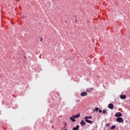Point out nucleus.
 I'll return each mask as SVG.
<instances>
[{
	"label": "nucleus",
	"mask_w": 130,
	"mask_h": 130,
	"mask_svg": "<svg viewBox=\"0 0 130 130\" xmlns=\"http://www.w3.org/2000/svg\"><path fill=\"white\" fill-rule=\"evenodd\" d=\"M116 121L120 122V123H122L124 122V120L121 117H118L116 118Z\"/></svg>",
	"instance_id": "obj_1"
},
{
	"label": "nucleus",
	"mask_w": 130,
	"mask_h": 130,
	"mask_svg": "<svg viewBox=\"0 0 130 130\" xmlns=\"http://www.w3.org/2000/svg\"><path fill=\"white\" fill-rule=\"evenodd\" d=\"M87 95L88 93L86 92H82L80 94L81 96H87Z\"/></svg>",
	"instance_id": "obj_2"
},
{
	"label": "nucleus",
	"mask_w": 130,
	"mask_h": 130,
	"mask_svg": "<svg viewBox=\"0 0 130 130\" xmlns=\"http://www.w3.org/2000/svg\"><path fill=\"white\" fill-rule=\"evenodd\" d=\"M115 116L116 117L122 116V114L121 113H120V112H118V113L115 114Z\"/></svg>",
	"instance_id": "obj_3"
},
{
	"label": "nucleus",
	"mask_w": 130,
	"mask_h": 130,
	"mask_svg": "<svg viewBox=\"0 0 130 130\" xmlns=\"http://www.w3.org/2000/svg\"><path fill=\"white\" fill-rule=\"evenodd\" d=\"M108 107H109V108H110V109H113V108H114V105H113V104H109V105H108Z\"/></svg>",
	"instance_id": "obj_4"
},
{
	"label": "nucleus",
	"mask_w": 130,
	"mask_h": 130,
	"mask_svg": "<svg viewBox=\"0 0 130 130\" xmlns=\"http://www.w3.org/2000/svg\"><path fill=\"white\" fill-rule=\"evenodd\" d=\"M80 126L79 125H77L76 127H73V130H79L78 129L79 128Z\"/></svg>",
	"instance_id": "obj_5"
},
{
	"label": "nucleus",
	"mask_w": 130,
	"mask_h": 130,
	"mask_svg": "<svg viewBox=\"0 0 130 130\" xmlns=\"http://www.w3.org/2000/svg\"><path fill=\"white\" fill-rule=\"evenodd\" d=\"M120 97V99L124 100L126 98V95H121Z\"/></svg>",
	"instance_id": "obj_6"
},
{
	"label": "nucleus",
	"mask_w": 130,
	"mask_h": 130,
	"mask_svg": "<svg viewBox=\"0 0 130 130\" xmlns=\"http://www.w3.org/2000/svg\"><path fill=\"white\" fill-rule=\"evenodd\" d=\"M80 116V114H78L76 115H73L72 116L73 117L76 118H79Z\"/></svg>",
	"instance_id": "obj_7"
},
{
	"label": "nucleus",
	"mask_w": 130,
	"mask_h": 130,
	"mask_svg": "<svg viewBox=\"0 0 130 130\" xmlns=\"http://www.w3.org/2000/svg\"><path fill=\"white\" fill-rule=\"evenodd\" d=\"M80 124L82 125H85L86 124V122L83 120H81L80 122Z\"/></svg>",
	"instance_id": "obj_8"
},
{
	"label": "nucleus",
	"mask_w": 130,
	"mask_h": 130,
	"mask_svg": "<svg viewBox=\"0 0 130 130\" xmlns=\"http://www.w3.org/2000/svg\"><path fill=\"white\" fill-rule=\"evenodd\" d=\"M70 119L72 121V122H75L76 121L75 117H70Z\"/></svg>",
	"instance_id": "obj_9"
},
{
	"label": "nucleus",
	"mask_w": 130,
	"mask_h": 130,
	"mask_svg": "<svg viewBox=\"0 0 130 130\" xmlns=\"http://www.w3.org/2000/svg\"><path fill=\"white\" fill-rule=\"evenodd\" d=\"M85 121L87 123H90V124H92V121L89 120L88 119H86Z\"/></svg>",
	"instance_id": "obj_10"
},
{
	"label": "nucleus",
	"mask_w": 130,
	"mask_h": 130,
	"mask_svg": "<svg viewBox=\"0 0 130 130\" xmlns=\"http://www.w3.org/2000/svg\"><path fill=\"white\" fill-rule=\"evenodd\" d=\"M99 110V108H95V110H93V112H94L95 111V112H98Z\"/></svg>",
	"instance_id": "obj_11"
},
{
	"label": "nucleus",
	"mask_w": 130,
	"mask_h": 130,
	"mask_svg": "<svg viewBox=\"0 0 130 130\" xmlns=\"http://www.w3.org/2000/svg\"><path fill=\"white\" fill-rule=\"evenodd\" d=\"M103 114H106V113H107V111L106 110H105V109H104L103 110Z\"/></svg>",
	"instance_id": "obj_12"
},
{
	"label": "nucleus",
	"mask_w": 130,
	"mask_h": 130,
	"mask_svg": "<svg viewBox=\"0 0 130 130\" xmlns=\"http://www.w3.org/2000/svg\"><path fill=\"white\" fill-rule=\"evenodd\" d=\"M116 126L115 125H113L112 126H111V129H114Z\"/></svg>",
	"instance_id": "obj_13"
},
{
	"label": "nucleus",
	"mask_w": 130,
	"mask_h": 130,
	"mask_svg": "<svg viewBox=\"0 0 130 130\" xmlns=\"http://www.w3.org/2000/svg\"><path fill=\"white\" fill-rule=\"evenodd\" d=\"M106 126H107V127L110 126V123H107V124H106Z\"/></svg>",
	"instance_id": "obj_14"
},
{
	"label": "nucleus",
	"mask_w": 130,
	"mask_h": 130,
	"mask_svg": "<svg viewBox=\"0 0 130 130\" xmlns=\"http://www.w3.org/2000/svg\"><path fill=\"white\" fill-rule=\"evenodd\" d=\"M64 128H66V126L67 125V123L66 122H64Z\"/></svg>",
	"instance_id": "obj_15"
},
{
	"label": "nucleus",
	"mask_w": 130,
	"mask_h": 130,
	"mask_svg": "<svg viewBox=\"0 0 130 130\" xmlns=\"http://www.w3.org/2000/svg\"><path fill=\"white\" fill-rule=\"evenodd\" d=\"M84 118L85 119V120L86 119L88 120V119H89L88 116H85L84 117Z\"/></svg>",
	"instance_id": "obj_16"
},
{
	"label": "nucleus",
	"mask_w": 130,
	"mask_h": 130,
	"mask_svg": "<svg viewBox=\"0 0 130 130\" xmlns=\"http://www.w3.org/2000/svg\"><path fill=\"white\" fill-rule=\"evenodd\" d=\"M99 113H101L102 112V110H99Z\"/></svg>",
	"instance_id": "obj_17"
},
{
	"label": "nucleus",
	"mask_w": 130,
	"mask_h": 130,
	"mask_svg": "<svg viewBox=\"0 0 130 130\" xmlns=\"http://www.w3.org/2000/svg\"><path fill=\"white\" fill-rule=\"evenodd\" d=\"M40 41H41V42H42V41H43V38H40Z\"/></svg>",
	"instance_id": "obj_18"
},
{
	"label": "nucleus",
	"mask_w": 130,
	"mask_h": 130,
	"mask_svg": "<svg viewBox=\"0 0 130 130\" xmlns=\"http://www.w3.org/2000/svg\"><path fill=\"white\" fill-rule=\"evenodd\" d=\"M92 116H88L89 119H92Z\"/></svg>",
	"instance_id": "obj_19"
},
{
	"label": "nucleus",
	"mask_w": 130,
	"mask_h": 130,
	"mask_svg": "<svg viewBox=\"0 0 130 130\" xmlns=\"http://www.w3.org/2000/svg\"><path fill=\"white\" fill-rule=\"evenodd\" d=\"M22 17H23V18H24V16H22Z\"/></svg>",
	"instance_id": "obj_20"
},
{
	"label": "nucleus",
	"mask_w": 130,
	"mask_h": 130,
	"mask_svg": "<svg viewBox=\"0 0 130 130\" xmlns=\"http://www.w3.org/2000/svg\"><path fill=\"white\" fill-rule=\"evenodd\" d=\"M24 58H25V56H24Z\"/></svg>",
	"instance_id": "obj_21"
},
{
	"label": "nucleus",
	"mask_w": 130,
	"mask_h": 130,
	"mask_svg": "<svg viewBox=\"0 0 130 130\" xmlns=\"http://www.w3.org/2000/svg\"><path fill=\"white\" fill-rule=\"evenodd\" d=\"M64 130H68L67 129H65Z\"/></svg>",
	"instance_id": "obj_22"
}]
</instances>
